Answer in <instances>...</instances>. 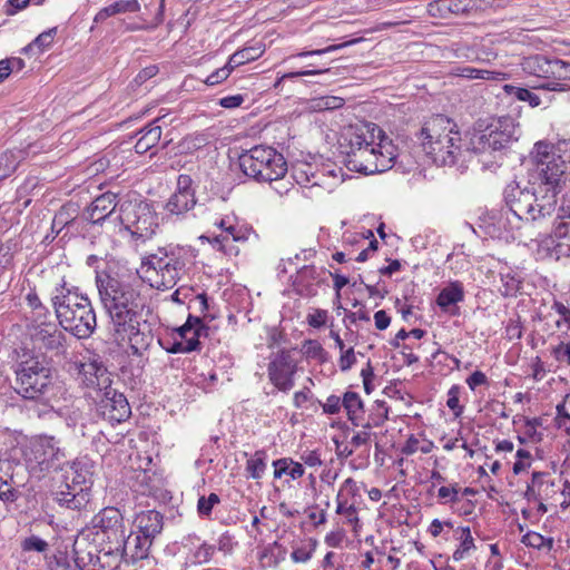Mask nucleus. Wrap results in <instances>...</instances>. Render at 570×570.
Segmentation results:
<instances>
[{
  "instance_id": "f257e3e1",
  "label": "nucleus",
  "mask_w": 570,
  "mask_h": 570,
  "mask_svg": "<svg viewBox=\"0 0 570 570\" xmlns=\"http://www.w3.org/2000/svg\"><path fill=\"white\" fill-rule=\"evenodd\" d=\"M341 147L348 169L372 175L391 169L399 155L392 139L375 124L350 127Z\"/></svg>"
},
{
  "instance_id": "f03ea898",
  "label": "nucleus",
  "mask_w": 570,
  "mask_h": 570,
  "mask_svg": "<svg viewBox=\"0 0 570 570\" xmlns=\"http://www.w3.org/2000/svg\"><path fill=\"white\" fill-rule=\"evenodd\" d=\"M531 160L538 173L535 188L539 200L534 203V220H537L550 216L554 212L558 188L566 171V163L556 155L553 146L544 141L534 145Z\"/></svg>"
},
{
  "instance_id": "7ed1b4c3",
  "label": "nucleus",
  "mask_w": 570,
  "mask_h": 570,
  "mask_svg": "<svg viewBox=\"0 0 570 570\" xmlns=\"http://www.w3.org/2000/svg\"><path fill=\"white\" fill-rule=\"evenodd\" d=\"M96 284L100 302L110 317V324L120 331L132 326L135 315L139 314V294L127 282L108 273H98Z\"/></svg>"
},
{
  "instance_id": "20e7f679",
  "label": "nucleus",
  "mask_w": 570,
  "mask_h": 570,
  "mask_svg": "<svg viewBox=\"0 0 570 570\" xmlns=\"http://www.w3.org/2000/svg\"><path fill=\"white\" fill-rule=\"evenodd\" d=\"M51 303L60 326L78 338L89 337L97 325L90 299L66 287V282L55 288Z\"/></svg>"
},
{
  "instance_id": "39448f33",
  "label": "nucleus",
  "mask_w": 570,
  "mask_h": 570,
  "mask_svg": "<svg viewBox=\"0 0 570 570\" xmlns=\"http://www.w3.org/2000/svg\"><path fill=\"white\" fill-rule=\"evenodd\" d=\"M455 127L449 118L438 115L428 120L421 129L422 148L438 166H452L465 153L462 149L461 134Z\"/></svg>"
},
{
  "instance_id": "423d86ee",
  "label": "nucleus",
  "mask_w": 570,
  "mask_h": 570,
  "mask_svg": "<svg viewBox=\"0 0 570 570\" xmlns=\"http://www.w3.org/2000/svg\"><path fill=\"white\" fill-rule=\"evenodd\" d=\"M186 267V261L180 248L171 245L158 247L154 253L141 259L142 278L154 288L165 291L173 288Z\"/></svg>"
},
{
  "instance_id": "0eeeda50",
  "label": "nucleus",
  "mask_w": 570,
  "mask_h": 570,
  "mask_svg": "<svg viewBox=\"0 0 570 570\" xmlns=\"http://www.w3.org/2000/svg\"><path fill=\"white\" fill-rule=\"evenodd\" d=\"M14 390L27 400L52 401L63 386L57 382L51 370L39 361H27L16 371Z\"/></svg>"
},
{
  "instance_id": "6e6552de",
  "label": "nucleus",
  "mask_w": 570,
  "mask_h": 570,
  "mask_svg": "<svg viewBox=\"0 0 570 570\" xmlns=\"http://www.w3.org/2000/svg\"><path fill=\"white\" fill-rule=\"evenodd\" d=\"M242 171L258 183L279 181L287 173V163L272 147L255 146L239 156Z\"/></svg>"
},
{
  "instance_id": "1a4fd4ad",
  "label": "nucleus",
  "mask_w": 570,
  "mask_h": 570,
  "mask_svg": "<svg viewBox=\"0 0 570 570\" xmlns=\"http://www.w3.org/2000/svg\"><path fill=\"white\" fill-rule=\"evenodd\" d=\"M119 220L135 242L141 244L151 239L159 223L153 207L144 200L128 199L120 204Z\"/></svg>"
},
{
  "instance_id": "9d476101",
  "label": "nucleus",
  "mask_w": 570,
  "mask_h": 570,
  "mask_svg": "<svg viewBox=\"0 0 570 570\" xmlns=\"http://www.w3.org/2000/svg\"><path fill=\"white\" fill-rule=\"evenodd\" d=\"M518 126L514 118L503 116L492 119L484 129L473 132L470 147L474 153L500 150L517 140Z\"/></svg>"
},
{
  "instance_id": "9b49d317",
  "label": "nucleus",
  "mask_w": 570,
  "mask_h": 570,
  "mask_svg": "<svg viewBox=\"0 0 570 570\" xmlns=\"http://www.w3.org/2000/svg\"><path fill=\"white\" fill-rule=\"evenodd\" d=\"M297 372V361L288 350H281L273 354L267 366L271 383L282 392L294 387V376Z\"/></svg>"
},
{
  "instance_id": "f8f14e48",
  "label": "nucleus",
  "mask_w": 570,
  "mask_h": 570,
  "mask_svg": "<svg viewBox=\"0 0 570 570\" xmlns=\"http://www.w3.org/2000/svg\"><path fill=\"white\" fill-rule=\"evenodd\" d=\"M531 187H521L517 183L507 186L504 199L509 209L520 219L534 220V203L539 200L537 181Z\"/></svg>"
},
{
  "instance_id": "ddd939ff",
  "label": "nucleus",
  "mask_w": 570,
  "mask_h": 570,
  "mask_svg": "<svg viewBox=\"0 0 570 570\" xmlns=\"http://www.w3.org/2000/svg\"><path fill=\"white\" fill-rule=\"evenodd\" d=\"M91 524L101 531L109 543H120L124 539V517L117 508H104L92 518Z\"/></svg>"
},
{
  "instance_id": "4468645a",
  "label": "nucleus",
  "mask_w": 570,
  "mask_h": 570,
  "mask_svg": "<svg viewBox=\"0 0 570 570\" xmlns=\"http://www.w3.org/2000/svg\"><path fill=\"white\" fill-rule=\"evenodd\" d=\"M60 480L70 484L71 489H82L88 492L92 483V471L89 460L82 458L60 466Z\"/></svg>"
},
{
  "instance_id": "2eb2a0df",
  "label": "nucleus",
  "mask_w": 570,
  "mask_h": 570,
  "mask_svg": "<svg viewBox=\"0 0 570 570\" xmlns=\"http://www.w3.org/2000/svg\"><path fill=\"white\" fill-rule=\"evenodd\" d=\"M101 415L111 424L126 421L130 414V405L122 393L116 390H108L99 405Z\"/></svg>"
},
{
  "instance_id": "dca6fc26",
  "label": "nucleus",
  "mask_w": 570,
  "mask_h": 570,
  "mask_svg": "<svg viewBox=\"0 0 570 570\" xmlns=\"http://www.w3.org/2000/svg\"><path fill=\"white\" fill-rule=\"evenodd\" d=\"M31 337L33 344L40 350L53 351L57 354L65 352L66 335L53 323H42L36 326Z\"/></svg>"
},
{
  "instance_id": "f3484780",
  "label": "nucleus",
  "mask_w": 570,
  "mask_h": 570,
  "mask_svg": "<svg viewBox=\"0 0 570 570\" xmlns=\"http://www.w3.org/2000/svg\"><path fill=\"white\" fill-rule=\"evenodd\" d=\"M65 458V452L60 448V442L55 436H41L36 444V459L41 465V470L57 469L60 461Z\"/></svg>"
},
{
  "instance_id": "a211bd4d",
  "label": "nucleus",
  "mask_w": 570,
  "mask_h": 570,
  "mask_svg": "<svg viewBox=\"0 0 570 570\" xmlns=\"http://www.w3.org/2000/svg\"><path fill=\"white\" fill-rule=\"evenodd\" d=\"M140 313L135 315V322H132V326H128V328L120 331L117 326H112V331L120 340H128L130 344V348L134 355H141L150 345L153 341V335L148 332H144L140 330Z\"/></svg>"
},
{
  "instance_id": "6ab92c4d",
  "label": "nucleus",
  "mask_w": 570,
  "mask_h": 570,
  "mask_svg": "<svg viewBox=\"0 0 570 570\" xmlns=\"http://www.w3.org/2000/svg\"><path fill=\"white\" fill-rule=\"evenodd\" d=\"M150 546L151 541L139 533L131 532L127 537L124 534V539L120 542L124 562L130 564L147 558Z\"/></svg>"
},
{
  "instance_id": "aec40b11",
  "label": "nucleus",
  "mask_w": 570,
  "mask_h": 570,
  "mask_svg": "<svg viewBox=\"0 0 570 570\" xmlns=\"http://www.w3.org/2000/svg\"><path fill=\"white\" fill-rule=\"evenodd\" d=\"M75 562L80 570L95 568L94 561L99 554L98 547L89 541V533L81 532L73 542Z\"/></svg>"
},
{
  "instance_id": "412c9836",
  "label": "nucleus",
  "mask_w": 570,
  "mask_h": 570,
  "mask_svg": "<svg viewBox=\"0 0 570 570\" xmlns=\"http://www.w3.org/2000/svg\"><path fill=\"white\" fill-rule=\"evenodd\" d=\"M464 301V287L463 284L459 281L450 282L445 287H443L438 297L436 304L445 313H449L452 316H456L460 314V308L456 306L458 303Z\"/></svg>"
},
{
  "instance_id": "4be33fe9",
  "label": "nucleus",
  "mask_w": 570,
  "mask_h": 570,
  "mask_svg": "<svg viewBox=\"0 0 570 570\" xmlns=\"http://www.w3.org/2000/svg\"><path fill=\"white\" fill-rule=\"evenodd\" d=\"M56 502L70 510H80L89 502V493L82 489L72 490L70 484L60 480L58 489L53 493Z\"/></svg>"
},
{
  "instance_id": "5701e85b",
  "label": "nucleus",
  "mask_w": 570,
  "mask_h": 570,
  "mask_svg": "<svg viewBox=\"0 0 570 570\" xmlns=\"http://www.w3.org/2000/svg\"><path fill=\"white\" fill-rule=\"evenodd\" d=\"M570 80V63L560 59H552L548 80L537 88L550 91H566L568 86L561 81Z\"/></svg>"
},
{
  "instance_id": "b1692460",
  "label": "nucleus",
  "mask_w": 570,
  "mask_h": 570,
  "mask_svg": "<svg viewBox=\"0 0 570 570\" xmlns=\"http://www.w3.org/2000/svg\"><path fill=\"white\" fill-rule=\"evenodd\" d=\"M117 206V195L105 193L98 196L87 209V219L92 224H100L110 216Z\"/></svg>"
},
{
  "instance_id": "393cba45",
  "label": "nucleus",
  "mask_w": 570,
  "mask_h": 570,
  "mask_svg": "<svg viewBox=\"0 0 570 570\" xmlns=\"http://www.w3.org/2000/svg\"><path fill=\"white\" fill-rule=\"evenodd\" d=\"M135 523L138 533L151 542L161 532L164 525L163 515L155 510L141 511L137 514Z\"/></svg>"
},
{
  "instance_id": "a878e982",
  "label": "nucleus",
  "mask_w": 570,
  "mask_h": 570,
  "mask_svg": "<svg viewBox=\"0 0 570 570\" xmlns=\"http://www.w3.org/2000/svg\"><path fill=\"white\" fill-rule=\"evenodd\" d=\"M469 7L470 0H434L428 4V12L433 18L446 19L466 12Z\"/></svg>"
},
{
  "instance_id": "bb28decb",
  "label": "nucleus",
  "mask_w": 570,
  "mask_h": 570,
  "mask_svg": "<svg viewBox=\"0 0 570 570\" xmlns=\"http://www.w3.org/2000/svg\"><path fill=\"white\" fill-rule=\"evenodd\" d=\"M95 568L91 570H116L124 561L120 543H109L107 547H104L99 550V554H97Z\"/></svg>"
},
{
  "instance_id": "cd10ccee",
  "label": "nucleus",
  "mask_w": 570,
  "mask_h": 570,
  "mask_svg": "<svg viewBox=\"0 0 570 570\" xmlns=\"http://www.w3.org/2000/svg\"><path fill=\"white\" fill-rule=\"evenodd\" d=\"M207 331L202 320L197 316L189 315L183 326L177 328V336L181 342H196V351L200 348L199 337Z\"/></svg>"
},
{
  "instance_id": "c85d7f7f",
  "label": "nucleus",
  "mask_w": 570,
  "mask_h": 570,
  "mask_svg": "<svg viewBox=\"0 0 570 570\" xmlns=\"http://www.w3.org/2000/svg\"><path fill=\"white\" fill-rule=\"evenodd\" d=\"M80 373L88 387L101 390L109 382L107 370L97 362L81 364Z\"/></svg>"
},
{
  "instance_id": "c756f323",
  "label": "nucleus",
  "mask_w": 570,
  "mask_h": 570,
  "mask_svg": "<svg viewBox=\"0 0 570 570\" xmlns=\"http://www.w3.org/2000/svg\"><path fill=\"white\" fill-rule=\"evenodd\" d=\"M158 120L159 119L154 120L138 132L140 137L135 145V151L137 154H145L159 142L161 128L156 125Z\"/></svg>"
},
{
  "instance_id": "7c9ffc66",
  "label": "nucleus",
  "mask_w": 570,
  "mask_h": 570,
  "mask_svg": "<svg viewBox=\"0 0 570 570\" xmlns=\"http://www.w3.org/2000/svg\"><path fill=\"white\" fill-rule=\"evenodd\" d=\"M551 60L542 55H533L522 59L521 68L525 73L548 80Z\"/></svg>"
},
{
  "instance_id": "2f4dec72",
  "label": "nucleus",
  "mask_w": 570,
  "mask_h": 570,
  "mask_svg": "<svg viewBox=\"0 0 570 570\" xmlns=\"http://www.w3.org/2000/svg\"><path fill=\"white\" fill-rule=\"evenodd\" d=\"M563 238H570V222H560L556 225L553 229V235L548 236L543 242L542 245H544L547 248H550L553 246V249L556 252L557 257L559 255H569L570 253V246L567 245L566 249H563V243H556V239H563Z\"/></svg>"
},
{
  "instance_id": "473e14b6",
  "label": "nucleus",
  "mask_w": 570,
  "mask_h": 570,
  "mask_svg": "<svg viewBox=\"0 0 570 570\" xmlns=\"http://www.w3.org/2000/svg\"><path fill=\"white\" fill-rule=\"evenodd\" d=\"M140 6L137 0H121L102 8L95 17V21H104L111 16L126 12H137Z\"/></svg>"
},
{
  "instance_id": "72a5a7b5",
  "label": "nucleus",
  "mask_w": 570,
  "mask_h": 570,
  "mask_svg": "<svg viewBox=\"0 0 570 570\" xmlns=\"http://www.w3.org/2000/svg\"><path fill=\"white\" fill-rule=\"evenodd\" d=\"M292 176L296 184L307 186H318L317 173L315 167L308 163H297L292 168Z\"/></svg>"
},
{
  "instance_id": "f704fd0d",
  "label": "nucleus",
  "mask_w": 570,
  "mask_h": 570,
  "mask_svg": "<svg viewBox=\"0 0 570 570\" xmlns=\"http://www.w3.org/2000/svg\"><path fill=\"white\" fill-rule=\"evenodd\" d=\"M454 75L468 79H484V80H495L503 81L509 78L508 73L500 71H492L485 69H476L473 67H458L454 70Z\"/></svg>"
},
{
  "instance_id": "c9c22d12",
  "label": "nucleus",
  "mask_w": 570,
  "mask_h": 570,
  "mask_svg": "<svg viewBox=\"0 0 570 570\" xmlns=\"http://www.w3.org/2000/svg\"><path fill=\"white\" fill-rule=\"evenodd\" d=\"M342 404L347 413V419L353 425H358L364 413L363 402L356 392H346L342 399Z\"/></svg>"
},
{
  "instance_id": "e433bc0d",
  "label": "nucleus",
  "mask_w": 570,
  "mask_h": 570,
  "mask_svg": "<svg viewBox=\"0 0 570 570\" xmlns=\"http://www.w3.org/2000/svg\"><path fill=\"white\" fill-rule=\"evenodd\" d=\"M273 465L275 468L274 470V478L279 479L284 474L289 475L293 480H297L304 475V468L302 463L294 462L292 459L284 458L278 459L273 462Z\"/></svg>"
},
{
  "instance_id": "4c0bfd02",
  "label": "nucleus",
  "mask_w": 570,
  "mask_h": 570,
  "mask_svg": "<svg viewBox=\"0 0 570 570\" xmlns=\"http://www.w3.org/2000/svg\"><path fill=\"white\" fill-rule=\"evenodd\" d=\"M196 204L195 194L174 193L166 204L170 214L180 215L190 210Z\"/></svg>"
},
{
  "instance_id": "58836bf2",
  "label": "nucleus",
  "mask_w": 570,
  "mask_h": 570,
  "mask_svg": "<svg viewBox=\"0 0 570 570\" xmlns=\"http://www.w3.org/2000/svg\"><path fill=\"white\" fill-rule=\"evenodd\" d=\"M23 151L20 149L6 150L0 154V180L9 177L17 169L23 159Z\"/></svg>"
},
{
  "instance_id": "ea45409f",
  "label": "nucleus",
  "mask_w": 570,
  "mask_h": 570,
  "mask_svg": "<svg viewBox=\"0 0 570 570\" xmlns=\"http://www.w3.org/2000/svg\"><path fill=\"white\" fill-rule=\"evenodd\" d=\"M217 227L230 236L234 242H246L254 232L252 228L235 225L229 217H225L215 223Z\"/></svg>"
},
{
  "instance_id": "a19ab883",
  "label": "nucleus",
  "mask_w": 570,
  "mask_h": 570,
  "mask_svg": "<svg viewBox=\"0 0 570 570\" xmlns=\"http://www.w3.org/2000/svg\"><path fill=\"white\" fill-rule=\"evenodd\" d=\"M360 498L361 491L357 481H355L353 478H347L340 485L335 501L336 503L353 502V504H358Z\"/></svg>"
},
{
  "instance_id": "79ce46f5",
  "label": "nucleus",
  "mask_w": 570,
  "mask_h": 570,
  "mask_svg": "<svg viewBox=\"0 0 570 570\" xmlns=\"http://www.w3.org/2000/svg\"><path fill=\"white\" fill-rule=\"evenodd\" d=\"M188 380L202 389L204 392H212L217 382V375L214 371L205 372L195 366L188 375Z\"/></svg>"
},
{
  "instance_id": "37998d69",
  "label": "nucleus",
  "mask_w": 570,
  "mask_h": 570,
  "mask_svg": "<svg viewBox=\"0 0 570 570\" xmlns=\"http://www.w3.org/2000/svg\"><path fill=\"white\" fill-rule=\"evenodd\" d=\"M57 28H51L47 31L41 32L31 43H29L23 51L32 56L42 53L45 50L51 47Z\"/></svg>"
},
{
  "instance_id": "c03bdc74",
  "label": "nucleus",
  "mask_w": 570,
  "mask_h": 570,
  "mask_svg": "<svg viewBox=\"0 0 570 570\" xmlns=\"http://www.w3.org/2000/svg\"><path fill=\"white\" fill-rule=\"evenodd\" d=\"M358 504L353 502L336 503V514L344 518V522L352 527L354 532H357L361 528V520L358 518Z\"/></svg>"
},
{
  "instance_id": "a18cd8bd",
  "label": "nucleus",
  "mask_w": 570,
  "mask_h": 570,
  "mask_svg": "<svg viewBox=\"0 0 570 570\" xmlns=\"http://www.w3.org/2000/svg\"><path fill=\"white\" fill-rule=\"evenodd\" d=\"M266 470V453L256 451L246 462V472L248 476L258 480Z\"/></svg>"
},
{
  "instance_id": "49530a36",
  "label": "nucleus",
  "mask_w": 570,
  "mask_h": 570,
  "mask_svg": "<svg viewBox=\"0 0 570 570\" xmlns=\"http://www.w3.org/2000/svg\"><path fill=\"white\" fill-rule=\"evenodd\" d=\"M265 52V45L262 41H254L250 45L235 52V59L242 60V63H247L258 59Z\"/></svg>"
},
{
  "instance_id": "de8ad7c7",
  "label": "nucleus",
  "mask_w": 570,
  "mask_h": 570,
  "mask_svg": "<svg viewBox=\"0 0 570 570\" xmlns=\"http://www.w3.org/2000/svg\"><path fill=\"white\" fill-rule=\"evenodd\" d=\"M503 90L505 94L515 97L520 101L529 102L531 107H538L541 104L540 97L529 89L504 85Z\"/></svg>"
},
{
  "instance_id": "09e8293b",
  "label": "nucleus",
  "mask_w": 570,
  "mask_h": 570,
  "mask_svg": "<svg viewBox=\"0 0 570 570\" xmlns=\"http://www.w3.org/2000/svg\"><path fill=\"white\" fill-rule=\"evenodd\" d=\"M208 144V137L206 134L196 132L186 136L179 144V148L183 153L191 154L195 153Z\"/></svg>"
},
{
  "instance_id": "8fccbe9b",
  "label": "nucleus",
  "mask_w": 570,
  "mask_h": 570,
  "mask_svg": "<svg viewBox=\"0 0 570 570\" xmlns=\"http://www.w3.org/2000/svg\"><path fill=\"white\" fill-rule=\"evenodd\" d=\"M344 99L335 96H324L314 98L309 101L308 108L313 111L333 110L341 108Z\"/></svg>"
},
{
  "instance_id": "3c124183",
  "label": "nucleus",
  "mask_w": 570,
  "mask_h": 570,
  "mask_svg": "<svg viewBox=\"0 0 570 570\" xmlns=\"http://www.w3.org/2000/svg\"><path fill=\"white\" fill-rule=\"evenodd\" d=\"M76 217V209L72 206H63L55 215L52 220V228H58V233L69 225Z\"/></svg>"
},
{
  "instance_id": "603ef678",
  "label": "nucleus",
  "mask_w": 570,
  "mask_h": 570,
  "mask_svg": "<svg viewBox=\"0 0 570 570\" xmlns=\"http://www.w3.org/2000/svg\"><path fill=\"white\" fill-rule=\"evenodd\" d=\"M462 542L461 546L454 551L453 559L455 561H460L464 558L465 553L470 550L474 549V540L471 535V531L469 527L462 528Z\"/></svg>"
},
{
  "instance_id": "864d4df0",
  "label": "nucleus",
  "mask_w": 570,
  "mask_h": 570,
  "mask_svg": "<svg viewBox=\"0 0 570 570\" xmlns=\"http://www.w3.org/2000/svg\"><path fill=\"white\" fill-rule=\"evenodd\" d=\"M521 542L535 549H542L546 546L550 548L552 546V539H546L542 534L533 531L525 533L522 537Z\"/></svg>"
},
{
  "instance_id": "5fc2aeb1",
  "label": "nucleus",
  "mask_w": 570,
  "mask_h": 570,
  "mask_svg": "<svg viewBox=\"0 0 570 570\" xmlns=\"http://www.w3.org/2000/svg\"><path fill=\"white\" fill-rule=\"evenodd\" d=\"M219 497L210 493L208 497H200L197 502V511L203 517H209L213 508L219 503Z\"/></svg>"
},
{
  "instance_id": "6e6d98bb",
  "label": "nucleus",
  "mask_w": 570,
  "mask_h": 570,
  "mask_svg": "<svg viewBox=\"0 0 570 570\" xmlns=\"http://www.w3.org/2000/svg\"><path fill=\"white\" fill-rule=\"evenodd\" d=\"M21 548L23 551H37L43 553L48 550L49 544L37 535H30L21 542Z\"/></svg>"
},
{
  "instance_id": "4d7b16f0",
  "label": "nucleus",
  "mask_w": 570,
  "mask_h": 570,
  "mask_svg": "<svg viewBox=\"0 0 570 570\" xmlns=\"http://www.w3.org/2000/svg\"><path fill=\"white\" fill-rule=\"evenodd\" d=\"M460 386L453 385L448 392L446 405L459 417L463 413V406L460 404Z\"/></svg>"
},
{
  "instance_id": "13d9d810",
  "label": "nucleus",
  "mask_w": 570,
  "mask_h": 570,
  "mask_svg": "<svg viewBox=\"0 0 570 570\" xmlns=\"http://www.w3.org/2000/svg\"><path fill=\"white\" fill-rule=\"evenodd\" d=\"M20 468L19 464L10 460H0V484L3 481L17 482L16 481V469Z\"/></svg>"
},
{
  "instance_id": "bf43d9fd",
  "label": "nucleus",
  "mask_w": 570,
  "mask_h": 570,
  "mask_svg": "<svg viewBox=\"0 0 570 570\" xmlns=\"http://www.w3.org/2000/svg\"><path fill=\"white\" fill-rule=\"evenodd\" d=\"M18 487V482L3 481L0 484V500L3 502L16 501L19 494Z\"/></svg>"
},
{
  "instance_id": "052dcab7",
  "label": "nucleus",
  "mask_w": 570,
  "mask_h": 570,
  "mask_svg": "<svg viewBox=\"0 0 570 570\" xmlns=\"http://www.w3.org/2000/svg\"><path fill=\"white\" fill-rule=\"evenodd\" d=\"M552 309L560 315V318L556 322L557 327L561 328L562 326H566L567 331H570V308L563 303L554 301Z\"/></svg>"
},
{
  "instance_id": "680f3d73",
  "label": "nucleus",
  "mask_w": 570,
  "mask_h": 570,
  "mask_svg": "<svg viewBox=\"0 0 570 570\" xmlns=\"http://www.w3.org/2000/svg\"><path fill=\"white\" fill-rule=\"evenodd\" d=\"M551 353L557 361L566 362L570 366V341L559 343Z\"/></svg>"
},
{
  "instance_id": "e2e57ef3",
  "label": "nucleus",
  "mask_w": 570,
  "mask_h": 570,
  "mask_svg": "<svg viewBox=\"0 0 570 570\" xmlns=\"http://www.w3.org/2000/svg\"><path fill=\"white\" fill-rule=\"evenodd\" d=\"M341 357L338 360V366L341 371H348L356 362V356L354 352V347H350L347 350L340 351Z\"/></svg>"
},
{
  "instance_id": "0e129e2a",
  "label": "nucleus",
  "mask_w": 570,
  "mask_h": 570,
  "mask_svg": "<svg viewBox=\"0 0 570 570\" xmlns=\"http://www.w3.org/2000/svg\"><path fill=\"white\" fill-rule=\"evenodd\" d=\"M371 424L366 423L363 425V430L355 433L351 439V444L355 448L367 444L371 441L372 433L370 432Z\"/></svg>"
},
{
  "instance_id": "69168bd1",
  "label": "nucleus",
  "mask_w": 570,
  "mask_h": 570,
  "mask_svg": "<svg viewBox=\"0 0 570 570\" xmlns=\"http://www.w3.org/2000/svg\"><path fill=\"white\" fill-rule=\"evenodd\" d=\"M227 243H228V236H223V235L216 236L212 240L213 247L216 248L217 250H220L224 254H228V255H230L233 253L235 255H237L238 249L235 246H228Z\"/></svg>"
},
{
  "instance_id": "338daca9",
  "label": "nucleus",
  "mask_w": 570,
  "mask_h": 570,
  "mask_svg": "<svg viewBox=\"0 0 570 570\" xmlns=\"http://www.w3.org/2000/svg\"><path fill=\"white\" fill-rule=\"evenodd\" d=\"M215 552V548L210 544H202L194 553L195 562L206 563L208 562Z\"/></svg>"
},
{
  "instance_id": "774afa93",
  "label": "nucleus",
  "mask_w": 570,
  "mask_h": 570,
  "mask_svg": "<svg viewBox=\"0 0 570 570\" xmlns=\"http://www.w3.org/2000/svg\"><path fill=\"white\" fill-rule=\"evenodd\" d=\"M229 77L228 75V69L227 68H218L216 69L214 72H212L210 75H208L206 77V79L204 80V82L209 86V87H213V86H216V85H219L222 83L223 81H225L227 78Z\"/></svg>"
}]
</instances>
